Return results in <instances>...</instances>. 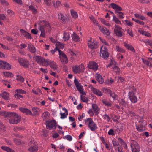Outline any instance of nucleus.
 Instances as JSON below:
<instances>
[{
  "label": "nucleus",
  "instance_id": "1",
  "mask_svg": "<svg viewBox=\"0 0 152 152\" xmlns=\"http://www.w3.org/2000/svg\"><path fill=\"white\" fill-rule=\"evenodd\" d=\"M38 28L41 33L40 36L45 38V32L49 31L50 28V26L48 22L43 21L39 23Z\"/></svg>",
  "mask_w": 152,
  "mask_h": 152
},
{
  "label": "nucleus",
  "instance_id": "2",
  "mask_svg": "<svg viewBox=\"0 0 152 152\" xmlns=\"http://www.w3.org/2000/svg\"><path fill=\"white\" fill-rule=\"evenodd\" d=\"M57 50H58L59 53V57L60 59V61L61 62L62 64L64 65V69L66 71V66L65 64L66 63V56L61 50L58 49V48L57 49L56 47L54 49V50H51V53L53 54L55 53V52Z\"/></svg>",
  "mask_w": 152,
  "mask_h": 152
},
{
  "label": "nucleus",
  "instance_id": "3",
  "mask_svg": "<svg viewBox=\"0 0 152 152\" xmlns=\"http://www.w3.org/2000/svg\"><path fill=\"white\" fill-rule=\"evenodd\" d=\"M85 122L91 131H94L97 129L96 124L93 121L92 118H88L86 119Z\"/></svg>",
  "mask_w": 152,
  "mask_h": 152
},
{
  "label": "nucleus",
  "instance_id": "4",
  "mask_svg": "<svg viewBox=\"0 0 152 152\" xmlns=\"http://www.w3.org/2000/svg\"><path fill=\"white\" fill-rule=\"evenodd\" d=\"M21 121V117L16 113L13 115L12 117L9 120L10 123L16 124L19 123Z\"/></svg>",
  "mask_w": 152,
  "mask_h": 152
},
{
  "label": "nucleus",
  "instance_id": "5",
  "mask_svg": "<svg viewBox=\"0 0 152 152\" xmlns=\"http://www.w3.org/2000/svg\"><path fill=\"white\" fill-rule=\"evenodd\" d=\"M130 146L132 152H139V146L136 141L131 140L130 142Z\"/></svg>",
  "mask_w": 152,
  "mask_h": 152
},
{
  "label": "nucleus",
  "instance_id": "6",
  "mask_svg": "<svg viewBox=\"0 0 152 152\" xmlns=\"http://www.w3.org/2000/svg\"><path fill=\"white\" fill-rule=\"evenodd\" d=\"M100 55L104 59H107L109 56L107 48L104 45H102L101 48Z\"/></svg>",
  "mask_w": 152,
  "mask_h": 152
},
{
  "label": "nucleus",
  "instance_id": "7",
  "mask_svg": "<svg viewBox=\"0 0 152 152\" xmlns=\"http://www.w3.org/2000/svg\"><path fill=\"white\" fill-rule=\"evenodd\" d=\"M46 124L47 128L49 130L55 129L57 126L56 121L54 120L47 121Z\"/></svg>",
  "mask_w": 152,
  "mask_h": 152
},
{
  "label": "nucleus",
  "instance_id": "8",
  "mask_svg": "<svg viewBox=\"0 0 152 152\" xmlns=\"http://www.w3.org/2000/svg\"><path fill=\"white\" fill-rule=\"evenodd\" d=\"M114 32L116 36L121 37L123 34L122 28L119 26L115 25L114 29Z\"/></svg>",
  "mask_w": 152,
  "mask_h": 152
},
{
  "label": "nucleus",
  "instance_id": "9",
  "mask_svg": "<svg viewBox=\"0 0 152 152\" xmlns=\"http://www.w3.org/2000/svg\"><path fill=\"white\" fill-rule=\"evenodd\" d=\"M18 61L20 65L23 67L26 68L29 67V63L27 60L22 58H20L18 60Z\"/></svg>",
  "mask_w": 152,
  "mask_h": 152
},
{
  "label": "nucleus",
  "instance_id": "10",
  "mask_svg": "<svg viewBox=\"0 0 152 152\" xmlns=\"http://www.w3.org/2000/svg\"><path fill=\"white\" fill-rule=\"evenodd\" d=\"M34 59L39 64L44 66V64H45V60L44 58L41 56H36L34 57Z\"/></svg>",
  "mask_w": 152,
  "mask_h": 152
},
{
  "label": "nucleus",
  "instance_id": "11",
  "mask_svg": "<svg viewBox=\"0 0 152 152\" xmlns=\"http://www.w3.org/2000/svg\"><path fill=\"white\" fill-rule=\"evenodd\" d=\"M31 145H30V147L28 151L30 152H36L38 149L37 144L33 141H31Z\"/></svg>",
  "mask_w": 152,
  "mask_h": 152
},
{
  "label": "nucleus",
  "instance_id": "12",
  "mask_svg": "<svg viewBox=\"0 0 152 152\" xmlns=\"http://www.w3.org/2000/svg\"><path fill=\"white\" fill-rule=\"evenodd\" d=\"M0 68L9 70L11 69V66L8 63L2 60H0Z\"/></svg>",
  "mask_w": 152,
  "mask_h": 152
},
{
  "label": "nucleus",
  "instance_id": "13",
  "mask_svg": "<svg viewBox=\"0 0 152 152\" xmlns=\"http://www.w3.org/2000/svg\"><path fill=\"white\" fill-rule=\"evenodd\" d=\"M88 67L90 69L95 71L98 69V65L97 64L93 61H90L89 62Z\"/></svg>",
  "mask_w": 152,
  "mask_h": 152
},
{
  "label": "nucleus",
  "instance_id": "14",
  "mask_svg": "<svg viewBox=\"0 0 152 152\" xmlns=\"http://www.w3.org/2000/svg\"><path fill=\"white\" fill-rule=\"evenodd\" d=\"M105 90L106 91L107 93L110 95V96L113 100H115L118 99V95L115 92L112 91L108 89H106Z\"/></svg>",
  "mask_w": 152,
  "mask_h": 152
},
{
  "label": "nucleus",
  "instance_id": "15",
  "mask_svg": "<svg viewBox=\"0 0 152 152\" xmlns=\"http://www.w3.org/2000/svg\"><path fill=\"white\" fill-rule=\"evenodd\" d=\"M129 96L130 99L132 102L135 103L137 102V98L133 92L129 91Z\"/></svg>",
  "mask_w": 152,
  "mask_h": 152
},
{
  "label": "nucleus",
  "instance_id": "16",
  "mask_svg": "<svg viewBox=\"0 0 152 152\" xmlns=\"http://www.w3.org/2000/svg\"><path fill=\"white\" fill-rule=\"evenodd\" d=\"M88 44L89 47L92 49H95L97 47V45L96 42L91 39L88 42Z\"/></svg>",
  "mask_w": 152,
  "mask_h": 152
},
{
  "label": "nucleus",
  "instance_id": "17",
  "mask_svg": "<svg viewBox=\"0 0 152 152\" xmlns=\"http://www.w3.org/2000/svg\"><path fill=\"white\" fill-rule=\"evenodd\" d=\"M91 90L94 94L98 96H101L103 95L102 93L98 89L92 87Z\"/></svg>",
  "mask_w": 152,
  "mask_h": 152
},
{
  "label": "nucleus",
  "instance_id": "18",
  "mask_svg": "<svg viewBox=\"0 0 152 152\" xmlns=\"http://www.w3.org/2000/svg\"><path fill=\"white\" fill-rule=\"evenodd\" d=\"M95 77L99 83L102 84L104 82L103 78L100 74L96 73L95 75Z\"/></svg>",
  "mask_w": 152,
  "mask_h": 152
},
{
  "label": "nucleus",
  "instance_id": "19",
  "mask_svg": "<svg viewBox=\"0 0 152 152\" xmlns=\"http://www.w3.org/2000/svg\"><path fill=\"white\" fill-rule=\"evenodd\" d=\"M20 32L22 33V35L24 36V37H25L26 38L30 39H32V37L31 34L26 31L23 29H20Z\"/></svg>",
  "mask_w": 152,
  "mask_h": 152
},
{
  "label": "nucleus",
  "instance_id": "20",
  "mask_svg": "<svg viewBox=\"0 0 152 152\" xmlns=\"http://www.w3.org/2000/svg\"><path fill=\"white\" fill-rule=\"evenodd\" d=\"M110 5L113 9L115 10V11H119L122 10V9L120 6L115 3H112Z\"/></svg>",
  "mask_w": 152,
  "mask_h": 152
},
{
  "label": "nucleus",
  "instance_id": "21",
  "mask_svg": "<svg viewBox=\"0 0 152 152\" xmlns=\"http://www.w3.org/2000/svg\"><path fill=\"white\" fill-rule=\"evenodd\" d=\"M99 29L100 30L101 32L109 36L110 35V33L109 30L105 27L101 28V26H99Z\"/></svg>",
  "mask_w": 152,
  "mask_h": 152
},
{
  "label": "nucleus",
  "instance_id": "22",
  "mask_svg": "<svg viewBox=\"0 0 152 152\" xmlns=\"http://www.w3.org/2000/svg\"><path fill=\"white\" fill-rule=\"evenodd\" d=\"M20 110L22 112L25 113L27 115H31L32 114L31 111L23 107H20Z\"/></svg>",
  "mask_w": 152,
  "mask_h": 152
},
{
  "label": "nucleus",
  "instance_id": "23",
  "mask_svg": "<svg viewBox=\"0 0 152 152\" xmlns=\"http://www.w3.org/2000/svg\"><path fill=\"white\" fill-rule=\"evenodd\" d=\"M92 110L96 115H98L99 113V110L97 105L95 104H93L92 105Z\"/></svg>",
  "mask_w": 152,
  "mask_h": 152
},
{
  "label": "nucleus",
  "instance_id": "24",
  "mask_svg": "<svg viewBox=\"0 0 152 152\" xmlns=\"http://www.w3.org/2000/svg\"><path fill=\"white\" fill-rule=\"evenodd\" d=\"M1 96L4 99L8 100L10 99L9 94L6 92H4L1 94Z\"/></svg>",
  "mask_w": 152,
  "mask_h": 152
},
{
  "label": "nucleus",
  "instance_id": "25",
  "mask_svg": "<svg viewBox=\"0 0 152 152\" xmlns=\"http://www.w3.org/2000/svg\"><path fill=\"white\" fill-rule=\"evenodd\" d=\"M58 18L61 20V21L63 23H66V19L63 14L61 13L59 14L58 15Z\"/></svg>",
  "mask_w": 152,
  "mask_h": 152
},
{
  "label": "nucleus",
  "instance_id": "26",
  "mask_svg": "<svg viewBox=\"0 0 152 152\" xmlns=\"http://www.w3.org/2000/svg\"><path fill=\"white\" fill-rule=\"evenodd\" d=\"M45 62V65L44 64V66H47L48 65H49L51 67L55 64L53 61H51L49 59L46 60Z\"/></svg>",
  "mask_w": 152,
  "mask_h": 152
},
{
  "label": "nucleus",
  "instance_id": "27",
  "mask_svg": "<svg viewBox=\"0 0 152 152\" xmlns=\"http://www.w3.org/2000/svg\"><path fill=\"white\" fill-rule=\"evenodd\" d=\"M72 39L75 42H78L80 40L79 37L77 34L73 32V34L72 35Z\"/></svg>",
  "mask_w": 152,
  "mask_h": 152
},
{
  "label": "nucleus",
  "instance_id": "28",
  "mask_svg": "<svg viewBox=\"0 0 152 152\" xmlns=\"http://www.w3.org/2000/svg\"><path fill=\"white\" fill-rule=\"evenodd\" d=\"M124 46L128 50L132 51L133 52H135V50L134 48L131 45L127 44L126 42L124 43Z\"/></svg>",
  "mask_w": 152,
  "mask_h": 152
},
{
  "label": "nucleus",
  "instance_id": "29",
  "mask_svg": "<svg viewBox=\"0 0 152 152\" xmlns=\"http://www.w3.org/2000/svg\"><path fill=\"white\" fill-rule=\"evenodd\" d=\"M113 69L114 71L117 74H119L120 73V69L115 65H113L112 66Z\"/></svg>",
  "mask_w": 152,
  "mask_h": 152
},
{
  "label": "nucleus",
  "instance_id": "30",
  "mask_svg": "<svg viewBox=\"0 0 152 152\" xmlns=\"http://www.w3.org/2000/svg\"><path fill=\"white\" fill-rule=\"evenodd\" d=\"M70 12L73 18L76 19L78 17V15L77 13L74 10H73L72 9L70 10Z\"/></svg>",
  "mask_w": 152,
  "mask_h": 152
},
{
  "label": "nucleus",
  "instance_id": "31",
  "mask_svg": "<svg viewBox=\"0 0 152 152\" xmlns=\"http://www.w3.org/2000/svg\"><path fill=\"white\" fill-rule=\"evenodd\" d=\"M28 48L30 51L33 53H35L36 52V49L34 46L31 44H28Z\"/></svg>",
  "mask_w": 152,
  "mask_h": 152
},
{
  "label": "nucleus",
  "instance_id": "32",
  "mask_svg": "<svg viewBox=\"0 0 152 152\" xmlns=\"http://www.w3.org/2000/svg\"><path fill=\"white\" fill-rule=\"evenodd\" d=\"M73 71L75 73H80L79 66L76 65L72 67Z\"/></svg>",
  "mask_w": 152,
  "mask_h": 152
},
{
  "label": "nucleus",
  "instance_id": "33",
  "mask_svg": "<svg viewBox=\"0 0 152 152\" xmlns=\"http://www.w3.org/2000/svg\"><path fill=\"white\" fill-rule=\"evenodd\" d=\"M100 20L101 22L105 25L108 26H111L110 24L109 23L108 21L104 19L101 18L100 19Z\"/></svg>",
  "mask_w": 152,
  "mask_h": 152
},
{
  "label": "nucleus",
  "instance_id": "34",
  "mask_svg": "<svg viewBox=\"0 0 152 152\" xmlns=\"http://www.w3.org/2000/svg\"><path fill=\"white\" fill-rule=\"evenodd\" d=\"M56 46L57 49L58 48L59 49H63L64 47L63 45L59 42H56Z\"/></svg>",
  "mask_w": 152,
  "mask_h": 152
},
{
  "label": "nucleus",
  "instance_id": "35",
  "mask_svg": "<svg viewBox=\"0 0 152 152\" xmlns=\"http://www.w3.org/2000/svg\"><path fill=\"white\" fill-rule=\"evenodd\" d=\"M39 109L37 107H33L32 108V110L35 115L37 116L39 115Z\"/></svg>",
  "mask_w": 152,
  "mask_h": 152
},
{
  "label": "nucleus",
  "instance_id": "36",
  "mask_svg": "<svg viewBox=\"0 0 152 152\" xmlns=\"http://www.w3.org/2000/svg\"><path fill=\"white\" fill-rule=\"evenodd\" d=\"M102 117L103 118L104 120H106L107 122H109L111 118H110L109 116L107 114L104 115L102 116Z\"/></svg>",
  "mask_w": 152,
  "mask_h": 152
},
{
  "label": "nucleus",
  "instance_id": "37",
  "mask_svg": "<svg viewBox=\"0 0 152 152\" xmlns=\"http://www.w3.org/2000/svg\"><path fill=\"white\" fill-rule=\"evenodd\" d=\"M15 113L12 112H6L5 117L7 118H11L14 114Z\"/></svg>",
  "mask_w": 152,
  "mask_h": 152
},
{
  "label": "nucleus",
  "instance_id": "38",
  "mask_svg": "<svg viewBox=\"0 0 152 152\" xmlns=\"http://www.w3.org/2000/svg\"><path fill=\"white\" fill-rule=\"evenodd\" d=\"M115 13L117 14L118 16L121 19H123L124 17H123V13L121 12L117 11H115Z\"/></svg>",
  "mask_w": 152,
  "mask_h": 152
},
{
  "label": "nucleus",
  "instance_id": "39",
  "mask_svg": "<svg viewBox=\"0 0 152 152\" xmlns=\"http://www.w3.org/2000/svg\"><path fill=\"white\" fill-rule=\"evenodd\" d=\"M29 10L32 12L33 14H36L37 13V11L35 8L33 6L30 5L29 6Z\"/></svg>",
  "mask_w": 152,
  "mask_h": 152
},
{
  "label": "nucleus",
  "instance_id": "40",
  "mask_svg": "<svg viewBox=\"0 0 152 152\" xmlns=\"http://www.w3.org/2000/svg\"><path fill=\"white\" fill-rule=\"evenodd\" d=\"M111 118L112 120H113L115 122H117L118 121V120L119 119V117L117 115H111Z\"/></svg>",
  "mask_w": 152,
  "mask_h": 152
},
{
  "label": "nucleus",
  "instance_id": "41",
  "mask_svg": "<svg viewBox=\"0 0 152 152\" xmlns=\"http://www.w3.org/2000/svg\"><path fill=\"white\" fill-rule=\"evenodd\" d=\"M116 50L117 51L120 53H124L125 51L122 48L120 47L118 45H116Z\"/></svg>",
  "mask_w": 152,
  "mask_h": 152
},
{
  "label": "nucleus",
  "instance_id": "42",
  "mask_svg": "<svg viewBox=\"0 0 152 152\" xmlns=\"http://www.w3.org/2000/svg\"><path fill=\"white\" fill-rule=\"evenodd\" d=\"M102 103L106 106L110 107L111 105V103L106 100H103L102 101Z\"/></svg>",
  "mask_w": 152,
  "mask_h": 152
},
{
  "label": "nucleus",
  "instance_id": "43",
  "mask_svg": "<svg viewBox=\"0 0 152 152\" xmlns=\"http://www.w3.org/2000/svg\"><path fill=\"white\" fill-rule=\"evenodd\" d=\"M16 80L17 81L22 82L24 80V79L23 77L20 75H17L16 76Z\"/></svg>",
  "mask_w": 152,
  "mask_h": 152
},
{
  "label": "nucleus",
  "instance_id": "44",
  "mask_svg": "<svg viewBox=\"0 0 152 152\" xmlns=\"http://www.w3.org/2000/svg\"><path fill=\"white\" fill-rule=\"evenodd\" d=\"M142 62L145 64L146 65L150 66L152 67V64L151 63L149 62V61L148 60H146L145 59H144L142 58Z\"/></svg>",
  "mask_w": 152,
  "mask_h": 152
},
{
  "label": "nucleus",
  "instance_id": "45",
  "mask_svg": "<svg viewBox=\"0 0 152 152\" xmlns=\"http://www.w3.org/2000/svg\"><path fill=\"white\" fill-rule=\"evenodd\" d=\"M15 92L16 93L18 94H25L26 93V91H25L24 90L22 89H17L15 90Z\"/></svg>",
  "mask_w": 152,
  "mask_h": 152
},
{
  "label": "nucleus",
  "instance_id": "46",
  "mask_svg": "<svg viewBox=\"0 0 152 152\" xmlns=\"http://www.w3.org/2000/svg\"><path fill=\"white\" fill-rule=\"evenodd\" d=\"M90 18L94 24L98 26H99V25H98V22H97L96 20L94 18V17L93 16L90 17Z\"/></svg>",
  "mask_w": 152,
  "mask_h": 152
},
{
  "label": "nucleus",
  "instance_id": "47",
  "mask_svg": "<svg viewBox=\"0 0 152 152\" xmlns=\"http://www.w3.org/2000/svg\"><path fill=\"white\" fill-rule=\"evenodd\" d=\"M80 98L81 100H82L83 102H87L89 100L88 98L84 96H83L82 95H80Z\"/></svg>",
  "mask_w": 152,
  "mask_h": 152
},
{
  "label": "nucleus",
  "instance_id": "48",
  "mask_svg": "<svg viewBox=\"0 0 152 152\" xmlns=\"http://www.w3.org/2000/svg\"><path fill=\"white\" fill-rule=\"evenodd\" d=\"M53 5L55 8H57L59 7L61 4V2L60 1H58L56 2V3H53Z\"/></svg>",
  "mask_w": 152,
  "mask_h": 152
},
{
  "label": "nucleus",
  "instance_id": "49",
  "mask_svg": "<svg viewBox=\"0 0 152 152\" xmlns=\"http://www.w3.org/2000/svg\"><path fill=\"white\" fill-rule=\"evenodd\" d=\"M113 20L117 24H121V22L116 17L113 16Z\"/></svg>",
  "mask_w": 152,
  "mask_h": 152
},
{
  "label": "nucleus",
  "instance_id": "50",
  "mask_svg": "<svg viewBox=\"0 0 152 152\" xmlns=\"http://www.w3.org/2000/svg\"><path fill=\"white\" fill-rule=\"evenodd\" d=\"M112 143L113 146L115 147V149L116 148V147L120 145L119 143L116 141H113Z\"/></svg>",
  "mask_w": 152,
  "mask_h": 152
},
{
  "label": "nucleus",
  "instance_id": "51",
  "mask_svg": "<svg viewBox=\"0 0 152 152\" xmlns=\"http://www.w3.org/2000/svg\"><path fill=\"white\" fill-rule=\"evenodd\" d=\"M0 2L1 4L4 6H7L9 5L7 2L5 0H0Z\"/></svg>",
  "mask_w": 152,
  "mask_h": 152
},
{
  "label": "nucleus",
  "instance_id": "52",
  "mask_svg": "<svg viewBox=\"0 0 152 152\" xmlns=\"http://www.w3.org/2000/svg\"><path fill=\"white\" fill-rule=\"evenodd\" d=\"M5 130V127L2 123L0 121V132H4Z\"/></svg>",
  "mask_w": 152,
  "mask_h": 152
},
{
  "label": "nucleus",
  "instance_id": "53",
  "mask_svg": "<svg viewBox=\"0 0 152 152\" xmlns=\"http://www.w3.org/2000/svg\"><path fill=\"white\" fill-rule=\"evenodd\" d=\"M44 1L46 5L50 6L51 5V0H44Z\"/></svg>",
  "mask_w": 152,
  "mask_h": 152
},
{
  "label": "nucleus",
  "instance_id": "54",
  "mask_svg": "<svg viewBox=\"0 0 152 152\" xmlns=\"http://www.w3.org/2000/svg\"><path fill=\"white\" fill-rule=\"evenodd\" d=\"M4 73L5 76L8 77L13 76V74L9 72H4Z\"/></svg>",
  "mask_w": 152,
  "mask_h": 152
},
{
  "label": "nucleus",
  "instance_id": "55",
  "mask_svg": "<svg viewBox=\"0 0 152 152\" xmlns=\"http://www.w3.org/2000/svg\"><path fill=\"white\" fill-rule=\"evenodd\" d=\"M14 142L15 144L19 145L21 143V141L19 139H15L14 140Z\"/></svg>",
  "mask_w": 152,
  "mask_h": 152
},
{
  "label": "nucleus",
  "instance_id": "56",
  "mask_svg": "<svg viewBox=\"0 0 152 152\" xmlns=\"http://www.w3.org/2000/svg\"><path fill=\"white\" fill-rule=\"evenodd\" d=\"M74 83L76 87H78V86L81 85V84L79 83L78 81L75 78L74 80Z\"/></svg>",
  "mask_w": 152,
  "mask_h": 152
},
{
  "label": "nucleus",
  "instance_id": "57",
  "mask_svg": "<svg viewBox=\"0 0 152 152\" xmlns=\"http://www.w3.org/2000/svg\"><path fill=\"white\" fill-rule=\"evenodd\" d=\"M48 114L49 113L48 112H44L42 114V117L44 119L46 118Z\"/></svg>",
  "mask_w": 152,
  "mask_h": 152
},
{
  "label": "nucleus",
  "instance_id": "58",
  "mask_svg": "<svg viewBox=\"0 0 152 152\" xmlns=\"http://www.w3.org/2000/svg\"><path fill=\"white\" fill-rule=\"evenodd\" d=\"M79 67L80 71V73L81 72H83L84 71V70L85 69V68L84 67V66L82 65H81L79 66Z\"/></svg>",
  "mask_w": 152,
  "mask_h": 152
},
{
  "label": "nucleus",
  "instance_id": "59",
  "mask_svg": "<svg viewBox=\"0 0 152 152\" xmlns=\"http://www.w3.org/2000/svg\"><path fill=\"white\" fill-rule=\"evenodd\" d=\"M15 97L17 99H20V98H23V96L22 95L19 94H15Z\"/></svg>",
  "mask_w": 152,
  "mask_h": 152
},
{
  "label": "nucleus",
  "instance_id": "60",
  "mask_svg": "<svg viewBox=\"0 0 152 152\" xmlns=\"http://www.w3.org/2000/svg\"><path fill=\"white\" fill-rule=\"evenodd\" d=\"M118 141L121 145H122L124 144L125 145V146H127L125 142L124 141L123 139L121 138H118Z\"/></svg>",
  "mask_w": 152,
  "mask_h": 152
},
{
  "label": "nucleus",
  "instance_id": "61",
  "mask_svg": "<svg viewBox=\"0 0 152 152\" xmlns=\"http://www.w3.org/2000/svg\"><path fill=\"white\" fill-rule=\"evenodd\" d=\"M120 104L124 107H126L127 105L124 99H122L121 101L120 102Z\"/></svg>",
  "mask_w": 152,
  "mask_h": 152
},
{
  "label": "nucleus",
  "instance_id": "62",
  "mask_svg": "<svg viewBox=\"0 0 152 152\" xmlns=\"http://www.w3.org/2000/svg\"><path fill=\"white\" fill-rule=\"evenodd\" d=\"M127 33L132 37H133L132 31L131 29H128L127 30Z\"/></svg>",
  "mask_w": 152,
  "mask_h": 152
},
{
  "label": "nucleus",
  "instance_id": "63",
  "mask_svg": "<svg viewBox=\"0 0 152 152\" xmlns=\"http://www.w3.org/2000/svg\"><path fill=\"white\" fill-rule=\"evenodd\" d=\"M108 134L109 135H114L115 134L114 131L112 129H110L108 131Z\"/></svg>",
  "mask_w": 152,
  "mask_h": 152
},
{
  "label": "nucleus",
  "instance_id": "64",
  "mask_svg": "<svg viewBox=\"0 0 152 152\" xmlns=\"http://www.w3.org/2000/svg\"><path fill=\"white\" fill-rule=\"evenodd\" d=\"M125 22L127 25L130 26H131L133 25V23L129 20H125Z\"/></svg>",
  "mask_w": 152,
  "mask_h": 152
}]
</instances>
